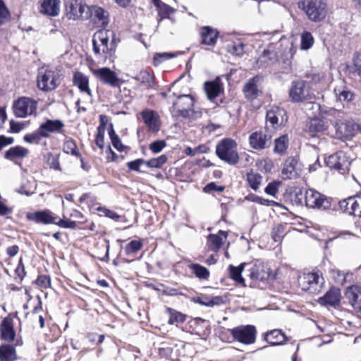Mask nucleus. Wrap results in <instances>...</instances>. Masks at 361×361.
<instances>
[{
  "mask_svg": "<svg viewBox=\"0 0 361 361\" xmlns=\"http://www.w3.org/2000/svg\"><path fill=\"white\" fill-rule=\"evenodd\" d=\"M245 263H242L238 267H235L233 265H229L228 267V272L230 277L235 281L236 283L245 286V280L242 277L241 274L243 271L244 270Z\"/></svg>",
  "mask_w": 361,
  "mask_h": 361,
  "instance_id": "obj_37",
  "label": "nucleus"
},
{
  "mask_svg": "<svg viewBox=\"0 0 361 361\" xmlns=\"http://www.w3.org/2000/svg\"><path fill=\"white\" fill-rule=\"evenodd\" d=\"M42 137H46V134L42 133V130L39 128L38 130L27 134L24 136V140L30 144H39Z\"/></svg>",
  "mask_w": 361,
  "mask_h": 361,
  "instance_id": "obj_47",
  "label": "nucleus"
},
{
  "mask_svg": "<svg viewBox=\"0 0 361 361\" xmlns=\"http://www.w3.org/2000/svg\"><path fill=\"white\" fill-rule=\"evenodd\" d=\"M227 238V233L219 231L217 234H210L207 238V245L209 248L217 252Z\"/></svg>",
  "mask_w": 361,
  "mask_h": 361,
  "instance_id": "obj_29",
  "label": "nucleus"
},
{
  "mask_svg": "<svg viewBox=\"0 0 361 361\" xmlns=\"http://www.w3.org/2000/svg\"><path fill=\"white\" fill-rule=\"evenodd\" d=\"M293 44L288 43L284 44L281 39L276 44H270L267 49H264L262 54L257 61L260 67H264L275 63L277 61H282L283 63H289V60L293 57Z\"/></svg>",
  "mask_w": 361,
  "mask_h": 361,
  "instance_id": "obj_1",
  "label": "nucleus"
},
{
  "mask_svg": "<svg viewBox=\"0 0 361 361\" xmlns=\"http://www.w3.org/2000/svg\"><path fill=\"white\" fill-rule=\"evenodd\" d=\"M104 133L105 131L104 126L99 125L97 129L95 144L101 149H102L104 146Z\"/></svg>",
  "mask_w": 361,
  "mask_h": 361,
  "instance_id": "obj_54",
  "label": "nucleus"
},
{
  "mask_svg": "<svg viewBox=\"0 0 361 361\" xmlns=\"http://www.w3.org/2000/svg\"><path fill=\"white\" fill-rule=\"evenodd\" d=\"M334 93L336 99L341 102H350L354 98V94L345 87H336Z\"/></svg>",
  "mask_w": 361,
  "mask_h": 361,
  "instance_id": "obj_39",
  "label": "nucleus"
},
{
  "mask_svg": "<svg viewBox=\"0 0 361 361\" xmlns=\"http://www.w3.org/2000/svg\"><path fill=\"white\" fill-rule=\"evenodd\" d=\"M355 72L361 75V52L357 54L353 59Z\"/></svg>",
  "mask_w": 361,
  "mask_h": 361,
  "instance_id": "obj_63",
  "label": "nucleus"
},
{
  "mask_svg": "<svg viewBox=\"0 0 361 361\" xmlns=\"http://www.w3.org/2000/svg\"><path fill=\"white\" fill-rule=\"evenodd\" d=\"M37 108V101L26 97L18 98L13 104V114L18 118H25L27 116L35 115Z\"/></svg>",
  "mask_w": 361,
  "mask_h": 361,
  "instance_id": "obj_8",
  "label": "nucleus"
},
{
  "mask_svg": "<svg viewBox=\"0 0 361 361\" xmlns=\"http://www.w3.org/2000/svg\"><path fill=\"white\" fill-rule=\"evenodd\" d=\"M325 163L327 166L336 169L341 174L347 173L350 165L349 157L342 151L329 156L325 159Z\"/></svg>",
  "mask_w": 361,
  "mask_h": 361,
  "instance_id": "obj_11",
  "label": "nucleus"
},
{
  "mask_svg": "<svg viewBox=\"0 0 361 361\" xmlns=\"http://www.w3.org/2000/svg\"><path fill=\"white\" fill-rule=\"evenodd\" d=\"M169 311L170 312V317L169 319V324H180L183 323L185 321V315L177 312L176 310H173L171 309H169Z\"/></svg>",
  "mask_w": 361,
  "mask_h": 361,
  "instance_id": "obj_52",
  "label": "nucleus"
},
{
  "mask_svg": "<svg viewBox=\"0 0 361 361\" xmlns=\"http://www.w3.org/2000/svg\"><path fill=\"white\" fill-rule=\"evenodd\" d=\"M171 115L176 118H183L194 121L201 116L200 111L194 109V99L190 94L179 95L170 109Z\"/></svg>",
  "mask_w": 361,
  "mask_h": 361,
  "instance_id": "obj_2",
  "label": "nucleus"
},
{
  "mask_svg": "<svg viewBox=\"0 0 361 361\" xmlns=\"http://www.w3.org/2000/svg\"><path fill=\"white\" fill-rule=\"evenodd\" d=\"M189 268L199 279H207L209 276V270L199 264H191L189 265Z\"/></svg>",
  "mask_w": 361,
  "mask_h": 361,
  "instance_id": "obj_44",
  "label": "nucleus"
},
{
  "mask_svg": "<svg viewBox=\"0 0 361 361\" xmlns=\"http://www.w3.org/2000/svg\"><path fill=\"white\" fill-rule=\"evenodd\" d=\"M341 290L338 288L332 287L326 294L319 298V302L325 306L337 307L341 302Z\"/></svg>",
  "mask_w": 361,
  "mask_h": 361,
  "instance_id": "obj_20",
  "label": "nucleus"
},
{
  "mask_svg": "<svg viewBox=\"0 0 361 361\" xmlns=\"http://www.w3.org/2000/svg\"><path fill=\"white\" fill-rule=\"evenodd\" d=\"M145 165V160L142 159H137L132 161H129L126 164V166L130 171H137L139 173H144L145 171L141 169L142 165Z\"/></svg>",
  "mask_w": 361,
  "mask_h": 361,
  "instance_id": "obj_55",
  "label": "nucleus"
},
{
  "mask_svg": "<svg viewBox=\"0 0 361 361\" xmlns=\"http://www.w3.org/2000/svg\"><path fill=\"white\" fill-rule=\"evenodd\" d=\"M216 154L221 160L230 165H235L239 161L237 143L232 139L221 140L216 147Z\"/></svg>",
  "mask_w": 361,
  "mask_h": 361,
  "instance_id": "obj_4",
  "label": "nucleus"
},
{
  "mask_svg": "<svg viewBox=\"0 0 361 361\" xmlns=\"http://www.w3.org/2000/svg\"><path fill=\"white\" fill-rule=\"evenodd\" d=\"M204 90L209 100L215 99L223 90V85L221 79L216 78L213 81L206 82L204 83Z\"/></svg>",
  "mask_w": 361,
  "mask_h": 361,
  "instance_id": "obj_28",
  "label": "nucleus"
},
{
  "mask_svg": "<svg viewBox=\"0 0 361 361\" xmlns=\"http://www.w3.org/2000/svg\"><path fill=\"white\" fill-rule=\"evenodd\" d=\"M289 97L293 102H301L311 99L309 87L304 80L293 81L289 90Z\"/></svg>",
  "mask_w": 361,
  "mask_h": 361,
  "instance_id": "obj_13",
  "label": "nucleus"
},
{
  "mask_svg": "<svg viewBox=\"0 0 361 361\" xmlns=\"http://www.w3.org/2000/svg\"><path fill=\"white\" fill-rule=\"evenodd\" d=\"M287 120L288 117L284 109L278 106H271L267 111L264 128L267 130H273L274 134L277 130L285 125Z\"/></svg>",
  "mask_w": 361,
  "mask_h": 361,
  "instance_id": "obj_5",
  "label": "nucleus"
},
{
  "mask_svg": "<svg viewBox=\"0 0 361 361\" xmlns=\"http://www.w3.org/2000/svg\"><path fill=\"white\" fill-rule=\"evenodd\" d=\"M9 12L5 6L4 1L0 0V25H1L5 20L8 18Z\"/></svg>",
  "mask_w": 361,
  "mask_h": 361,
  "instance_id": "obj_60",
  "label": "nucleus"
},
{
  "mask_svg": "<svg viewBox=\"0 0 361 361\" xmlns=\"http://www.w3.org/2000/svg\"><path fill=\"white\" fill-rule=\"evenodd\" d=\"M90 13V16L95 23L106 26L109 23V12L104 8L98 6H91L87 10Z\"/></svg>",
  "mask_w": 361,
  "mask_h": 361,
  "instance_id": "obj_23",
  "label": "nucleus"
},
{
  "mask_svg": "<svg viewBox=\"0 0 361 361\" xmlns=\"http://www.w3.org/2000/svg\"><path fill=\"white\" fill-rule=\"evenodd\" d=\"M337 114H338V111L335 109L321 106V109H319L317 116L328 121L329 116H336Z\"/></svg>",
  "mask_w": 361,
  "mask_h": 361,
  "instance_id": "obj_53",
  "label": "nucleus"
},
{
  "mask_svg": "<svg viewBox=\"0 0 361 361\" xmlns=\"http://www.w3.org/2000/svg\"><path fill=\"white\" fill-rule=\"evenodd\" d=\"M301 4L310 20L319 22L326 17V6L322 0H303Z\"/></svg>",
  "mask_w": 361,
  "mask_h": 361,
  "instance_id": "obj_7",
  "label": "nucleus"
},
{
  "mask_svg": "<svg viewBox=\"0 0 361 361\" xmlns=\"http://www.w3.org/2000/svg\"><path fill=\"white\" fill-rule=\"evenodd\" d=\"M329 122L319 116L314 115L310 118L305 127V131L312 137H314L317 133H323L328 129Z\"/></svg>",
  "mask_w": 361,
  "mask_h": 361,
  "instance_id": "obj_16",
  "label": "nucleus"
},
{
  "mask_svg": "<svg viewBox=\"0 0 361 361\" xmlns=\"http://www.w3.org/2000/svg\"><path fill=\"white\" fill-rule=\"evenodd\" d=\"M298 283L303 290L314 294L321 291L324 279L319 271L304 273L299 276Z\"/></svg>",
  "mask_w": 361,
  "mask_h": 361,
  "instance_id": "obj_6",
  "label": "nucleus"
},
{
  "mask_svg": "<svg viewBox=\"0 0 361 361\" xmlns=\"http://www.w3.org/2000/svg\"><path fill=\"white\" fill-rule=\"evenodd\" d=\"M36 284L41 288H48L50 286L51 281L50 278L46 275H42L38 276L36 280Z\"/></svg>",
  "mask_w": 361,
  "mask_h": 361,
  "instance_id": "obj_59",
  "label": "nucleus"
},
{
  "mask_svg": "<svg viewBox=\"0 0 361 361\" xmlns=\"http://www.w3.org/2000/svg\"><path fill=\"white\" fill-rule=\"evenodd\" d=\"M16 359V350L10 345L0 346V360L14 361Z\"/></svg>",
  "mask_w": 361,
  "mask_h": 361,
  "instance_id": "obj_40",
  "label": "nucleus"
},
{
  "mask_svg": "<svg viewBox=\"0 0 361 361\" xmlns=\"http://www.w3.org/2000/svg\"><path fill=\"white\" fill-rule=\"evenodd\" d=\"M265 340L271 345H280L286 342V336L281 330L274 329L267 333Z\"/></svg>",
  "mask_w": 361,
  "mask_h": 361,
  "instance_id": "obj_33",
  "label": "nucleus"
},
{
  "mask_svg": "<svg viewBox=\"0 0 361 361\" xmlns=\"http://www.w3.org/2000/svg\"><path fill=\"white\" fill-rule=\"evenodd\" d=\"M289 145V138L288 135H283L274 140V147L273 151L275 154H284Z\"/></svg>",
  "mask_w": 361,
  "mask_h": 361,
  "instance_id": "obj_38",
  "label": "nucleus"
},
{
  "mask_svg": "<svg viewBox=\"0 0 361 361\" xmlns=\"http://www.w3.org/2000/svg\"><path fill=\"white\" fill-rule=\"evenodd\" d=\"M88 6L82 0H71L66 6V16L69 19L75 20L82 17Z\"/></svg>",
  "mask_w": 361,
  "mask_h": 361,
  "instance_id": "obj_17",
  "label": "nucleus"
},
{
  "mask_svg": "<svg viewBox=\"0 0 361 361\" xmlns=\"http://www.w3.org/2000/svg\"><path fill=\"white\" fill-rule=\"evenodd\" d=\"M60 0H43L39 12L47 16H57L60 12Z\"/></svg>",
  "mask_w": 361,
  "mask_h": 361,
  "instance_id": "obj_25",
  "label": "nucleus"
},
{
  "mask_svg": "<svg viewBox=\"0 0 361 361\" xmlns=\"http://www.w3.org/2000/svg\"><path fill=\"white\" fill-rule=\"evenodd\" d=\"M231 334L235 340L243 344L250 345L256 339V328L252 325L239 326L231 329Z\"/></svg>",
  "mask_w": 361,
  "mask_h": 361,
  "instance_id": "obj_12",
  "label": "nucleus"
},
{
  "mask_svg": "<svg viewBox=\"0 0 361 361\" xmlns=\"http://www.w3.org/2000/svg\"><path fill=\"white\" fill-rule=\"evenodd\" d=\"M168 157L165 154H162L157 158L151 159L145 161V165L149 168H161L167 161Z\"/></svg>",
  "mask_w": 361,
  "mask_h": 361,
  "instance_id": "obj_49",
  "label": "nucleus"
},
{
  "mask_svg": "<svg viewBox=\"0 0 361 361\" xmlns=\"http://www.w3.org/2000/svg\"><path fill=\"white\" fill-rule=\"evenodd\" d=\"M225 188L221 185H217L215 183H208L204 188L206 192H210L213 191L223 192Z\"/></svg>",
  "mask_w": 361,
  "mask_h": 361,
  "instance_id": "obj_61",
  "label": "nucleus"
},
{
  "mask_svg": "<svg viewBox=\"0 0 361 361\" xmlns=\"http://www.w3.org/2000/svg\"><path fill=\"white\" fill-rule=\"evenodd\" d=\"M97 80L105 85L116 87L119 86L118 75L109 68L104 67L92 70Z\"/></svg>",
  "mask_w": 361,
  "mask_h": 361,
  "instance_id": "obj_15",
  "label": "nucleus"
},
{
  "mask_svg": "<svg viewBox=\"0 0 361 361\" xmlns=\"http://www.w3.org/2000/svg\"><path fill=\"white\" fill-rule=\"evenodd\" d=\"M345 295L353 310L361 313V288L358 286H349Z\"/></svg>",
  "mask_w": 361,
  "mask_h": 361,
  "instance_id": "obj_19",
  "label": "nucleus"
},
{
  "mask_svg": "<svg viewBox=\"0 0 361 361\" xmlns=\"http://www.w3.org/2000/svg\"><path fill=\"white\" fill-rule=\"evenodd\" d=\"M27 219L37 224H52L63 228H75L77 226L75 221L66 219L65 216H63V219H59L48 209L28 213L27 214Z\"/></svg>",
  "mask_w": 361,
  "mask_h": 361,
  "instance_id": "obj_3",
  "label": "nucleus"
},
{
  "mask_svg": "<svg viewBox=\"0 0 361 361\" xmlns=\"http://www.w3.org/2000/svg\"><path fill=\"white\" fill-rule=\"evenodd\" d=\"M153 2L154 6L157 8L158 14L161 18L159 22L164 18H169L173 20L171 16L176 12L173 8L162 2L161 0H153Z\"/></svg>",
  "mask_w": 361,
  "mask_h": 361,
  "instance_id": "obj_36",
  "label": "nucleus"
},
{
  "mask_svg": "<svg viewBox=\"0 0 361 361\" xmlns=\"http://www.w3.org/2000/svg\"><path fill=\"white\" fill-rule=\"evenodd\" d=\"M269 276V269L262 262H256L250 269V277L256 282L266 281Z\"/></svg>",
  "mask_w": 361,
  "mask_h": 361,
  "instance_id": "obj_21",
  "label": "nucleus"
},
{
  "mask_svg": "<svg viewBox=\"0 0 361 361\" xmlns=\"http://www.w3.org/2000/svg\"><path fill=\"white\" fill-rule=\"evenodd\" d=\"M63 150L66 154H71L75 157L80 156L75 142L71 139H68L65 141L63 146Z\"/></svg>",
  "mask_w": 361,
  "mask_h": 361,
  "instance_id": "obj_48",
  "label": "nucleus"
},
{
  "mask_svg": "<svg viewBox=\"0 0 361 361\" xmlns=\"http://www.w3.org/2000/svg\"><path fill=\"white\" fill-rule=\"evenodd\" d=\"M219 32L209 26L202 27L200 30L201 43L208 46L216 44Z\"/></svg>",
  "mask_w": 361,
  "mask_h": 361,
  "instance_id": "obj_26",
  "label": "nucleus"
},
{
  "mask_svg": "<svg viewBox=\"0 0 361 361\" xmlns=\"http://www.w3.org/2000/svg\"><path fill=\"white\" fill-rule=\"evenodd\" d=\"M113 32L108 30H100L96 32L92 37V44L103 46H110L109 44V38L110 37H113Z\"/></svg>",
  "mask_w": 361,
  "mask_h": 361,
  "instance_id": "obj_32",
  "label": "nucleus"
},
{
  "mask_svg": "<svg viewBox=\"0 0 361 361\" xmlns=\"http://www.w3.org/2000/svg\"><path fill=\"white\" fill-rule=\"evenodd\" d=\"M314 42V39L311 32L308 31H304L301 34L300 48L302 50L310 49L313 46Z\"/></svg>",
  "mask_w": 361,
  "mask_h": 361,
  "instance_id": "obj_46",
  "label": "nucleus"
},
{
  "mask_svg": "<svg viewBox=\"0 0 361 361\" xmlns=\"http://www.w3.org/2000/svg\"><path fill=\"white\" fill-rule=\"evenodd\" d=\"M29 150L22 146H15L8 149L4 154L6 159L16 162L18 159H23L29 154Z\"/></svg>",
  "mask_w": 361,
  "mask_h": 361,
  "instance_id": "obj_30",
  "label": "nucleus"
},
{
  "mask_svg": "<svg viewBox=\"0 0 361 361\" xmlns=\"http://www.w3.org/2000/svg\"><path fill=\"white\" fill-rule=\"evenodd\" d=\"M228 51L233 55L240 56L245 52V44L240 42H235L228 45Z\"/></svg>",
  "mask_w": 361,
  "mask_h": 361,
  "instance_id": "obj_51",
  "label": "nucleus"
},
{
  "mask_svg": "<svg viewBox=\"0 0 361 361\" xmlns=\"http://www.w3.org/2000/svg\"><path fill=\"white\" fill-rule=\"evenodd\" d=\"M337 134L343 137H348L352 135L353 126L350 123L337 121L334 124Z\"/></svg>",
  "mask_w": 361,
  "mask_h": 361,
  "instance_id": "obj_41",
  "label": "nucleus"
},
{
  "mask_svg": "<svg viewBox=\"0 0 361 361\" xmlns=\"http://www.w3.org/2000/svg\"><path fill=\"white\" fill-rule=\"evenodd\" d=\"M262 78L257 75L250 79L244 85L243 92L245 97L249 100L256 99L261 93L260 82Z\"/></svg>",
  "mask_w": 361,
  "mask_h": 361,
  "instance_id": "obj_18",
  "label": "nucleus"
},
{
  "mask_svg": "<svg viewBox=\"0 0 361 361\" xmlns=\"http://www.w3.org/2000/svg\"><path fill=\"white\" fill-rule=\"evenodd\" d=\"M64 124L60 120H47L39 126L42 133L46 134V137L49 133H61Z\"/></svg>",
  "mask_w": 361,
  "mask_h": 361,
  "instance_id": "obj_31",
  "label": "nucleus"
},
{
  "mask_svg": "<svg viewBox=\"0 0 361 361\" xmlns=\"http://www.w3.org/2000/svg\"><path fill=\"white\" fill-rule=\"evenodd\" d=\"M93 51L98 59L105 61L111 58L114 54V44L110 43V46L93 45Z\"/></svg>",
  "mask_w": 361,
  "mask_h": 361,
  "instance_id": "obj_35",
  "label": "nucleus"
},
{
  "mask_svg": "<svg viewBox=\"0 0 361 361\" xmlns=\"http://www.w3.org/2000/svg\"><path fill=\"white\" fill-rule=\"evenodd\" d=\"M73 84L76 85L80 92L92 96L91 90L89 87L88 78L80 72H76L73 76Z\"/></svg>",
  "mask_w": 361,
  "mask_h": 361,
  "instance_id": "obj_34",
  "label": "nucleus"
},
{
  "mask_svg": "<svg viewBox=\"0 0 361 361\" xmlns=\"http://www.w3.org/2000/svg\"><path fill=\"white\" fill-rule=\"evenodd\" d=\"M281 184L280 181H272L265 188L264 192L269 195L275 197L279 192V188Z\"/></svg>",
  "mask_w": 361,
  "mask_h": 361,
  "instance_id": "obj_56",
  "label": "nucleus"
},
{
  "mask_svg": "<svg viewBox=\"0 0 361 361\" xmlns=\"http://www.w3.org/2000/svg\"><path fill=\"white\" fill-rule=\"evenodd\" d=\"M131 78L140 82L147 87H151L153 85V78L146 71H140L136 75L131 76Z\"/></svg>",
  "mask_w": 361,
  "mask_h": 361,
  "instance_id": "obj_42",
  "label": "nucleus"
},
{
  "mask_svg": "<svg viewBox=\"0 0 361 361\" xmlns=\"http://www.w3.org/2000/svg\"><path fill=\"white\" fill-rule=\"evenodd\" d=\"M60 80L59 74L51 70H40L37 76V86L44 91L54 90L59 85Z\"/></svg>",
  "mask_w": 361,
  "mask_h": 361,
  "instance_id": "obj_9",
  "label": "nucleus"
},
{
  "mask_svg": "<svg viewBox=\"0 0 361 361\" xmlns=\"http://www.w3.org/2000/svg\"><path fill=\"white\" fill-rule=\"evenodd\" d=\"M141 116L149 130L157 132L159 130V116L157 112L145 109L141 112Z\"/></svg>",
  "mask_w": 361,
  "mask_h": 361,
  "instance_id": "obj_22",
  "label": "nucleus"
},
{
  "mask_svg": "<svg viewBox=\"0 0 361 361\" xmlns=\"http://www.w3.org/2000/svg\"><path fill=\"white\" fill-rule=\"evenodd\" d=\"M262 180V176L257 173L251 171L247 174V181L250 187L254 190L259 189Z\"/></svg>",
  "mask_w": 361,
  "mask_h": 361,
  "instance_id": "obj_45",
  "label": "nucleus"
},
{
  "mask_svg": "<svg viewBox=\"0 0 361 361\" xmlns=\"http://www.w3.org/2000/svg\"><path fill=\"white\" fill-rule=\"evenodd\" d=\"M253 202L259 203L262 205H265V206H272V205L278 204V203L276 202L275 201L264 199V198H262V197H260L258 196H255L253 198Z\"/></svg>",
  "mask_w": 361,
  "mask_h": 361,
  "instance_id": "obj_62",
  "label": "nucleus"
},
{
  "mask_svg": "<svg viewBox=\"0 0 361 361\" xmlns=\"http://www.w3.org/2000/svg\"><path fill=\"white\" fill-rule=\"evenodd\" d=\"M298 160L296 157H290L286 159L282 169V175L285 179L295 178L298 176Z\"/></svg>",
  "mask_w": 361,
  "mask_h": 361,
  "instance_id": "obj_24",
  "label": "nucleus"
},
{
  "mask_svg": "<svg viewBox=\"0 0 361 361\" xmlns=\"http://www.w3.org/2000/svg\"><path fill=\"white\" fill-rule=\"evenodd\" d=\"M172 57H173V54L170 53L164 52L156 54L154 56V65L157 66L162 62L171 59Z\"/></svg>",
  "mask_w": 361,
  "mask_h": 361,
  "instance_id": "obj_57",
  "label": "nucleus"
},
{
  "mask_svg": "<svg viewBox=\"0 0 361 361\" xmlns=\"http://www.w3.org/2000/svg\"><path fill=\"white\" fill-rule=\"evenodd\" d=\"M305 200L307 207L326 209L330 207V202L319 192L310 189L305 192Z\"/></svg>",
  "mask_w": 361,
  "mask_h": 361,
  "instance_id": "obj_14",
  "label": "nucleus"
},
{
  "mask_svg": "<svg viewBox=\"0 0 361 361\" xmlns=\"http://www.w3.org/2000/svg\"><path fill=\"white\" fill-rule=\"evenodd\" d=\"M0 333L1 339L6 341H12L16 336L13 329V319L10 317H6L0 324Z\"/></svg>",
  "mask_w": 361,
  "mask_h": 361,
  "instance_id": "obj_27",
  "label": "nucleus"
},
{
  "mask_svg": "<svg viewBox=\"0 0 361 361\" xmlns=\"http://www.w3.org/2000/svg\"><path fill=\"white\" fill-rule=\"evenodd\" d=\"M166 147V142L164 140H157L149 145V149L157 154L160 152Z\"/></svg>",
  "mask_w": 361,
  "mask_h": 361,
  "instance_id": "obj_58",
  "label": "nucleus"
},
{
  "mask_svg": "<svg viewBox=\"0 0 361 361\" xmlns=\"http://www.w3.org/2000/svg\"><path fill=\"white\" fill-rule=\"evenodd\" d=\"M49 165L51 169L56 171H61L60 167L59 160L57 157L51 155L49 159Z\"/></svg>",
  "mask_w": 361,
  "mask_h": 361,
  "instance_id": "obj_64",
  "label": "nucleus"
},
{
  "mask_svg": "<svg viewBox=\"0 0 361 361\" xmlns=\"http://www.w3.org/2000/svg\"><path fill=\"white\" fill-rule=\"evenodd\" d=\"M350 204V215H357L361 217V193L355 196H352L348 201Z\"/></svg>",
  "mask_w": 361,
  "mask_h": 361,
  "instance_id": "obj_43",
  "label": "nucleus"
},
{
  "mask_svg": "<svg viewBox=\"0 0 361 361\" xmlns=\"http://www.w3.org/2000/svg\"><path fill=\"white\" fill-rule=\"evenodd\" d=\"M273 130L255 131L250 135L249 143L250 147L255 150H262L267 148L274 136Z\"/></svg>",
  "mask_w": 361,
  "mask_h": 361,
  "instance_id": "obj_10",
  "label": "nucleus"
},
{
  "mask_svg": "<svg viewBox=\"0 0 361 361\" xmlns=\"http://www.w3.org/2000/svg\"><path fill=\"white\" fill-rule=\"evenodd\" d=\"M142 247V242L140 240H131L125 247L126 255H131L137 253Z\"/></svg>",
  "mask_w": 361,
  "mask_h": 361,
  "instance_id": "obj_50",
  "label": "nucleus"
}]
</instances>
